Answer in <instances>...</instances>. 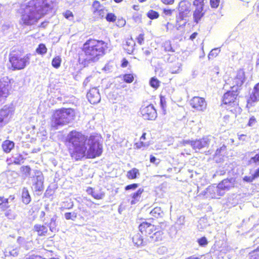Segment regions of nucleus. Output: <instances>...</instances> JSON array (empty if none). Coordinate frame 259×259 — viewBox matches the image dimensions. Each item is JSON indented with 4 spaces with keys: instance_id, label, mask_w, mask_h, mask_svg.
Returning <instances> with one entry per match:
<instances>
[{
    "instance_id": "1",
    "label": "nucleus",
    "mask_w": 259,
    "mask_h": 259,
    "mask_svg": "<svg viewBox=\"0 0 259 259\" xmlns=\"http://www.w3.org/2000/svg\"><path fill=\"white\" fill-rule=\"evenodd\" d=\"M70 144L71 157L76 160L86 157L88 158H94L100 156L102 153V145L100 142V137L91 135L88 140L89 149L87 150V137L82 133L73 131L69 133L67 137Z\"/></svg>"
},
{
    "instance_id": "2",
    "label": "nucleus",
    "mask_w": 259,
    "mask_h": 259,
    "mask_svg": "<svg viewBox=\"0 0 259 259\" xmlns=\"http://www.w3.org/2000/svg\"><path fill=\"white\" fill-rule=\"evenodd\" d=\"M51 9L47 0H26L20 5L18 13L20 15L21 22L26 25H31Z\"/></svg>"
},
{
    "instance_id": "3",
    "label": "nucleus",
    "mask_w": 259,
    "mask_h": 259,
    "mask_svg": "<svg viewBox=\"0 0 259 259\" xmlns=\"http://www.w3.org/2000/svg\"><path fill=\"white\" fill-rule=\"evenodd\" d=\"M108 44L102 40L88 39L79 54V62L84 66L98 61L105 54Z\"/></svg>"
},
{
    "instance_id": "4",
    "label": "nucleus",
    "mask_w": 259,
    "mask_h": 259,
    "mask_svg": "<svg viewBox=\"0 0 259 259\" xmlns=\"http://www.w3.org/2000/svg\"><path fill=\"white\" fill-rule=\"evenodd\" d=\"M74 111L72 109L57 110L52 115L50 125L52 127L58 129L70 122L74 119Z\"/></svg>"
},
{
    "instance_id": "5",
    "label": "nucleus",
    "mask_w": 259,
    "mask_h": 259,
    "mask_svg": "<svg viewBox=\"0 0 259 259\" xmlns=\"http://www.w3.org/2000/svg\"><path fill=\"white\" fill-rule=\"evenodd\" d=\"M245 80V73L243 70H238L233 77L229 78L225 81L224 88L226 90L229 88L233 92L238 91Z\"/></svg>"
},
{
    "instance_id": "6",
    "label": "nucleus",
    "mask_w": 259,
    "mask_h": 259,
    "mask_svg": "<svg viewBox=\"0 0 259 259\" xmlns=\"http://www.w3.org/2000/svg\"><path fill=\"white\" fill-rule=\"evenodd\" d=\"M231 187L230 182L227 179L223 180L217 186H209L206 189V193H209L212 198H216L218 196H222L224 195L225 192L229 189Z\"/></svg>"
},
{
    "instance_id": "7",
    "label": "nucleus",
    "mask_w": 259,
    "mask_h": 259,
    "mask_svg": "<svg viewBox=\"0 0 259 259\" xmlns=\"http://www.w3.org/2000/svg\"><path fill=\"white\" fill-rule=\"evenodd\" d=\"M29 57L28 55L22 57L21 55L11 53L10 55L9 60L14 70L23 69L29 62Z\"/></svg>"
},
{
    "instance_id": "8",
    "label": "nucleus",
    "mask_w": 259,
    "mask_h": 259,
    "mask_svg": "<svg viewBox=\"0 0 259 259\" xmlns=\"http://www.w3.org/2000/svg\"><path fill=\"white\" fill-rule=\"evenodd\" d=\"M190 13L189 6L186 1H181L179 3V13L176 18L177 25L181 26L186 23L185 18L188 16Z\"/></svg>"
},
{
    "instance_id": "9",
    "label": "nucleus",
    "mask_w": 259,
    "mask_h": 259,
    "mask_svg": "<svg viewBox=\"0 0 259 259\" xmlns=\"http://www.w3.org/2000/svg\"><path fill=\"white\" fill-rule=\"evenodd\" d=\"M212 138L213 137L211 136H206L195 141L184 140L183 144L184 145L186 144L190 145L193 149L196 152H197L202 148L207 147L209 145Z\"/></svg>"
},
{
    "instance_id": "10",
    "label": "nucleus",
    "mask_w": 259,
    "mask_h": 259,
    "mask_svg": "<svg viewBox=\"0 0 259 259\" xmlns=\"http://www.w3.org/2000/svg\"><path fill=\"white\" fill-rule=\"evenodd\" d=\"M195 10L193 12V18L194 22L198 23L204 16L206 8L204 5V0H195L193 2Z\"/></svg>"
},
{
    "instance_id": "11",
    "label": "nucleus",
    "mask_w": 259,
    "mask_h": 259,
    "mask_svg": "<svg viewBox=\"0 0 259 259\" xmlns=\"http://www.w3.org/2000/svg\"><path fill=\"white\" fill-rule=\"evenodd\" d=\"M14 111L15 109L12 105H6L0 110V123L2 126L10 121Z\"/></svg>"
},
{
    "instance_id": "12",
    "label": "nucleus",
    "mask_w": 259,
    "mask_h": 259,
    "mask_svg": "<svg viewBox=\"0 0 259 259\" xmlns=\"http://www.w3.org/2000/svg\"><path fill=\"white\" fill-rule=\"evenodd\" d=\"M11 88L10 80L8 77L0 79V103L9 95Z\"/></svg>"
},
{
    "instance_id": "13",
    "label": "nucleus",
    "mask_w": 259,
    "mask_h": 259,
    "mask_svg": "<svg viewBox=\"0 0 259 259\" xmlns=\"http://www.w3.org/2000/svg\"><path fill=\"white\" fill-rule=\"evenodd\" d=\"M238 91H229L226 93L223 98V104L228 106L235 107L238 105Z\"/></svg>"
},
{
    "instance_id": "14",
    "label": "nucleus",
    "mask_w": 259,
    "mask_h": 259,
    "mask_svg": "<svg viewBox=\"0 0 259 259\" xmlns=\"http://www.w3.org/2000/svg\"><path fill=\"white\" fill-rule=\"evenodd\" d=\"M141 114L144 119L155 120L157 117V112L154 106L150 104L147 106H142L140 109Z\"/></svg>"
},
{
    "instance_id": "15",
    "label": "nucleus",
    "mask_w": 259,
    "mask_h": 259,
    "mask_svg": "<svg viewBox=\"0 0 259 259\" xmlns=\"http://www.w3.org/2000/svg\"><path fill=\"white\" fill-rule=\"evenodd\" d=\"M92 11L95 17L98 19L104 18L107 10L98 1H95L92 4Z\"/></svg>"
},
{
    "instance_id": "16",
    "label": "nucleus",
    "mask_w": 259,
    "mask_h": 259,
    "mask_svg": "<svg viewBox=\"0 0 259 259\" xmlns=\"http://www.w3.org/2000/svg\"><path fill=\"white\" fill-rule=\"evenodd\" d=\"M191 106L197 111H204L207 107V104L203 98L194 97L190 101Z\"/></svg>"
},
{
    "instance_id": "17",
    "label": "nucleus",
    "mask_w": 259,
    "mask_h": 259,
    "mask_svg": "<svg viewBox=\"0 0 259 259\" xmlns=\"http://www.w3.org/2000/svg\"><path fill=\"white\" fill-rule=\"evenodd\" d=\"M139 229L141 234L146 236L148 238L154 231H156V228L154 225L146 222H144L139 225Z\"/></svg>"
},
{
    "instance_id": "18",
    "label": "nucleus",
    "mask_w": 259,
    "mask_h": 259,
    "mask_svg": "<svg viewBox=\"0 0 259 259\" xmlns=\"http://www.w3.org/2000/svg\"><path fill=\"white\" fill-rule=\"evenodd\" d=\"M89 101L93 104L99 103L101 100V96L99 90L96 88L91 89L87 94Z\"/></svg>"
},
{
    "instance_id": "19",
    "label": "nucleus",
    "mask_w": 259,
    "mask_h": 259,
    "mask_svg": "<svg viewBox=\"0 0 259 259\" xmlns=\"http://www.w3.org/2000/svg\"><path fill=\"white\" fill-rule=\"evenodd\" d=\"M44 177L40 172H37L33 178V187L36 191L43 190Z\"/></svg>"
},
{
    "instance_id": "20",
    "label": "nucleus",
    "mask_w": 259,
    "mask_h": 259,
    "mask_svg": "<svg viewBox=\"0 0 259 259\" xmlns=\"http://www.w3.org/2000/svg\"><path fill=\"white\" fill-rule=\"evenodd\" d=\"M163 232L161 231L158 230L154 231L147 238L149 242H158L162 239Z\"/></svg>"
},
{
    "instance_id": "21",
    "label": "nucleus",
    "mask_w": 259,
    "mask_h": 259,
    "mask_svg": "<svg viewBox=\"0 0 259 259\" xmlns=\"http://www.w3.org/2000/svg\"><path fill=\"white\" fill-rule=\"evenodd\" d=\"M258 101H259V83H257L254 87L253 91L250 95L248 103L250 102L254 103Z\"/></svg>"
},
{
    "instance_id": "22",
    "label": "nucleus",
    "mask_w": 259,
    "mask_h": 259,
    "mask_svg": "<svg viewBox=\"0 0 259 259\" xmlns=\"http://www.w3.org/2000/svg\"><path fill=\"white\" fill-rule=\"evenodd\" d=\"M181 63L177 59L174 62L169 65V70L171 73H178L181 71Z\"/></svg>"
},
{
    "instance_id": "23",
    "label": "nucleus",
    "mask_w": 259,
    "mask_h": 259,
    "mask_svg": "<svg viewBox=\"0 0 259 259\" xmlns=\"http://www.w3.org/2000/svg\"><path fill=\"white\" fill-rule=\"evenodd\" d=\"M33 230L37 232V235L39 236H45L48 233L47 227L40 224H35L33 227Z\"/></svg>"
},
{
    "instance_id": "24",
    "label": "nucleus",
    "mask_w": 259,
    "mask_h": 259,
    "mask_svg": "<svg viewBox=\"0 0 259 259\" xmlns=\"http://www.w3.org/2000/svg\"><path fill=\"white\" fill-rule=\"evenodd\" d=\"M15 143L10 140H6L2 143V146L3 151L6 153H10L14 148Z\"/></svg>"
},
{
    "instance_id": "25",
    "label": "nucleus",
    "mask_w": 259,
    "mask_h": 259,
    "mask_svg": "<svg viewBox=\"0 0 259 259\" xmlns=\"http://www.w3.org/2000/svg\"><path fill=\"white\" fill-rule=\"evenodd\" d=\"M144 191L143 189L140 188L136 192H134L131 195L132 196V200L131 201V204L132 205L135 204L139 201H140L141 195Z\"/></svg>"
},
{
    "instance_id": "26",
    "label": "nucleus",
    "mask_w": 259,
    "mask_h": 259,
    "mask_svg": "<svg viewBox=\"0 0 259 259\" xmlns=\"http://www.w3.org/2000/svg\"><path fill=\"white\" fill-rule=\"evenodd\" d=\"M135 45V43L132 38L128 39L126 41V44L124 45V49L128 54H131L134 50Z\"/></svg>"
},
{
    "instance_id": "27",
    "label": "nucleus",
    "mask_w": 259,
    "mask_h": 259,
    "mask_svg": "<svg viewBox=\"0 0 259 259\" xmlns=\"http://www.w3.org/2000/svg\"><path fill=\"white\" fill-rule=\"evenodd\" d=\"M133 242L137 246L145 245V242L144 241L143 237L139 233L136 234L133 236Z\"/></svg>"
},
{
    "instance_id": "28",
    "label": "nucleus",
    "mask_w": 259,
    "mask_h": 259,
    "mask_svg": "<svg viewBox=\"0 0 259 259\" xmlns=\"http://www.w3.org/2000/svg\"><path fill=\"white\" fill-rule=\"evenodd\" d=\"M19 252V248L16 247L14 248L13 247H9L5 249V254L6 256H17Z\"/></svg>"
},
{
    "instance_id": "29",
    "label": "nucleus",
    "mask_w": 259,
    "mask_h": 259,
    "mask_svg": "<svg viewBox=\"0 0 259 259\" xmlns=\"http://www.w3.org/2000/svg\"><path fill=\"white\" fill-rule=\"evenodd\" d=\"M22 198L23 202L25 204H28L31 201L30 196L26 188H24L22 190Z\"/></svg>"
},
{
    "instance_id": "30",
    "label": "nucleus",
    "mask_w": 259,
    "mask_h": 259,
    "mask_svg": "<svg viewBox=\"0 0 259 259\" xmlns=\"http://www.w3.org/2000/svg\"><path fill=\"white\" fill-rule=\"evenodd\" d=\"M45 225L49 227L50 230L52 232L56 233L58 231V229L57 228L56 218L55 217L51 218L50 223L49 224L45 223Z\"/></svg>"
},
{
    "instance_id": "31",
    "label": "nucleus",
    "mask_w": 259,
    "mask_h": 259,
    "mask_svg": "<svg viewBox=\"0 0 259 259\" xmlns=\"http://www.w3.org/2000/svg\"><path fill=\"white\" fill-rule=\"evenodd\" d=\"M140 175L139 170L136 168H133L131 170L127 171L126 177L128 179H135Z\"/></svg>"
},
{
    "instance_id": "32",
    "label": "nucleus",
    "mask_w": 259,
    "mask_h": 259,
    "mask_svg": "<svg viewBox=\"0 0 259 259\" xmlns=\"http://www.w3.org/2000/svg\"><path fill=\"white\" fill-rule=\"evenodd\" d=\"M162 213H163V212H162L161 208L159 207H156L154 208L150 211L151 215L155 218H158V217H161Z\"/></svg>"
},
{
    "instance_id": "33",
    "label": "nucleus",
    "mask_w": 259,
    "mask_h": 259,
    "mask_svg": "<svg viewBox=\"0 0 259 259\" xmlns=\"http://www.w3.org/2000/svg\"><path fill=\"white\" fill-rule=\"evenodd\" d=\"M47 49L43 44H39L36 49V52L39 55H44L47 53Z\"/></svg>"
},
{
    "instance_id": "34",
    "label": "nucleus",
    "mask_w": 259,
    "mask_h": 259,
    "mask_svg": "<svg viewBox=\"0 0 259 259\" xmlns=\"http://www.w3.org/2000/svg\"><path fill=\"white\" fill-rule=\"evenodd\" d=\"M62 60L60 56L55 57L52 62V66L55 68H58L60 66Z\"/></svg>"
},
{
    "instance_id": "35",
    "label": "nucleus",
    "mask_w": 259,
    "mask_h": 259,
    "mask_svg": "<svg viewBox=\"0 0 259 259\" xmlns=\"http://www.w3.org/2000/svg\"><path fill=\"white\" fill-rule=\"evenodd\" d=\"M104 18L109 22H114L116 19V16L112 13H107Z\"/></svg>"
},
{
    "instance_id": "36",
    "label": "nucleus",
    "mask_w": 259,
    "mask_h": 259,
    "mask_svg": "<svg viewBox=\"0 0 259 259\" xmlns=\"http://www.w3.org/2000/svg\"><path fill=\"white\" fill-rule=\"evenodd\" d=\"M82 202L90 208H94L95 207L96 204L87 197H83L82 199Z\"/></svg>"
},
{
    "instance_id": "37",
    "label": "nucleus",
    "mask_w": 259,
    "mask_h": 259,
    "mask_svg": "<svg viewBox=\"0 0 259 259\" xmlns=\"http://www.w3.org/2000/svg\"><path fill=\"white\" fill-rule=\"evenodd\" d=\"M149 144L148 143L144 142L143 141H140L139 142H137L135 144V146L137 149H142L143 150L145 149L149 146Z\"/></svg>"
},
{
    "instance_id": "38",
    "label": "nucleus",
    "mask_w": 259,
    "mask_h": 259,
    "mask_svg": "<svg viewBox=\"0 0 259 259\" xmlns=\"http://www.w3.org/2000/svg\"><path fill=\"white\" fill-rule=\"evenodd\" d=\"M147 16L151 19H154L158 18L159 15L158 12L151 10L147 13Z\"/></svg>"
},
{
    "instance_id": "39",
    "label": "nucleus",
    "mask_w": 259,
    "mask_h": 259,
    "mask_svg": "<svg viewBox=\"0 0 259 259\" xmlns=\"http://www.w3.org/2000/svg\"><path fill=\"white\" fill-rule=\"evenodd\" d=\"M220 50L219 48H215L212 49L209 53L208 55V58L209 59L213 58L216 57L218 54L220 53Z\"/></svg>"
},
{
    "instance_id": "40",
    "label": "nucleus",
    "mask_w": 259,
    "mask_h": 259,
    "mask_svg": "<svg viewBox=\"0 0 259 259\" xmlns=\"http://www.w3.org/2000/svg\"><path fill=\"white\" fill-rule=\"evenodd\" d=\"M65 218L66 220H72L74 221L77 217V213L75 212H66L64 214Z\"/></svg>"
},
{
    "instance_id": "41",
    "label": "nucleus",
    "mask_w": 259,
    "mask_h": 259,
    "mask_svg": "<svg viewBox=\"0 0 259 259\" xmlns=\"http://www.w3.org/2000/svg\"><path fill=\"white\" fill-rule=\"evenodd\" d=\"M150 84L152 88L157 89L159 86V81L157 78L152 77L150 80Z\"/></svg>"
},
{
    "instance_id": "42",
    "label": "nucleus",
    "mask_w": 259,
    "mask_h": 259,
    "mask_svg": "<svg viewBox=\"0 0 259 259\" xmlns=\"http://www.w3.org/2000/svg\"><path fill=\"white\" fill-rule=\"evenodd\" d=\"M21 171L26 177H29L30 175L31 168L29 166H23L21 168Z\"/></svg>"
},
{
    "instance_id": "43",
    "label": "nucleus",
    "mask_w": 259,
    "mask_h": 259,
    "mask_svg": "<svg viewBox=\"0 0 259 259\" xmlns=\"http://www.w3.org/2000/svg\"><path fill=\"white\" fill-rule=\"evenodd\" d=\"M197 242L200 246L203 247L206 246L208 244L207 240L205 237H202L198 239Z\"/></svg>"
},
{
    "instance_id": "44",
    "label": "nucleus",
    "mask_w": 259,
    "mask_h": 259,
    "mask_svg": "<svg viewBox=\"0 0 259 259\" xmlns=\"http://www.w3.org/2000/svg\"><path fill=\"white\" fill-rule=\"evenodd\" d=\"M164 50L167 52H174V50L171 47L170 42L169 41H166L163 44Z\"/></svg>"
},
{
    "instance_id": "45",
    "label": "nucleus",
    "mask_w": 259,
    "mask_h": 259,
    "mask_svg": "<svg viewBox=\"0 0 259 259\" xmlns=\"http://www.w3.org/2000/svg\"><path fill=\"white\" fill-rule=\"evenodd\" d=\"M105 196V194L102 192H94L92 196L96 199H102Z\"/></svg>"
},
{
    "instance_id": "46",
    "label": "nucleus",
    "mask_w": 259,
    "mask_h": 259,
    "mask_svg": "<svg viewBox=\"0 0 259 259\" xmlns=\"http://www.w3.org/2000/svg\"><path fill=\"white\" fill-rule=\"evenodd\" d=\"M123 79L127 83H131L134 80V76L131 74H126L123 76Z\"/></svg>"
},
{
    "instance_id": "47",
    "label": "nucleus",
    "mask_w": 259,
    "mask_h": 259,
    "mask_svg": "<svg viewBox=\"0 0 259 259\" xmlns=\"http://www.w3.org/2000/svg\"><path fill=\"white\" fill-rule=\"evenodd\" d=\"M5 216L9 219H15L16 215L13 212L9 209L7 210L5 213Z\"/></svg>"
},
{
    "instance_id": "48",
    "label": "nucleus",
    "mask_w": 259,
    "mask_h": 259,
    "mask_svg": "<svg viewBox=\"0 0 259 259\" xmlns=\"http://www.w3.org/2000/svg\"><path fill=\"white\" fill-rule=\"evenodd\" d=\"M125 20L123 18L118 19L116 22V25L119 27H122L125 25Z\"/></svg>"
},
{
    "instance_id": "49",
    "label": "nucleus",
    "mask_w": 259,
    "mask_h": 259,
    "mask_svg": "<svg viewBox=\"0 0 259 259\" xmlns=\"http://www.w3.org/2000/svg\"><path fill=\"white\" fill-rule=\"evenodd\" d=\"M138 187V185L137 184H133L131 185H127L125 187V190H135Z\"/></svg>"
},
{
    "instance_id": "50",
    "label": "nucleus",
    "mask_w": 259,
    "mask_h": 259,
    "mask_svg": "<svg viewBox=\"0 0 259 259\" xmlns=\"http://www.w3.org/2000/svg\"><path fill=\"white\" fill-rule=\"evenodd\" d=\"M137 40L138 44L142 45L144 40V35L143 33L140 34L137 38Z\"/></svg>"
},
{
    "instance_id": "51",
    "label": "nucleus",
    "mask_w": 259,
    "mask_h": 259,
    "mask_svg": "<svg viewBox=\"0 0 259 259\" xmlns=\"http://www.w3.org/2000/svg\"><path fill=\"white\" fill-rule=\"evenodd\" d=\"M220 0H210V4L212 8H216L219 6Z\"/></svg>"
},
{
    "instance_id": "52",
    "label": "nucleus",
    "mask_w": 259,
    "mask_h": 259,
    "mask_svg": "<svg viewBox=\"0 0 259 259\" xmlns=\"http://www.w3.org/2000/svg\"><path fill=\"white\" fill-rule=\"evenodd\" d=\"M150 161L151 163H155L156 165L159 164L160 160L159 159H157L153 155H150Z\"/></svg>"
},
{
    "instance_id": "53",
    "label": "nucleus",
    "mask_w": 259,
    "mask_h": 259,
    "mask_svg": "<svg viewBox=\"0 0 259 259\" xmlns=\"http://www.w3.org/2000/svg\"><path fill=\"white\" fill-rule=\"evenodd\" d=\"M174 11V10L164 9L163 10V13L166 16H170L172 15Z\"/></svg>"
},
{
    "instance_id": "54",
    "label": "nucleus",
    "mask_w": 259,
    "mask_h": 259,
    "mask_svg": "<svg viewBox=\"0 0 259 259\" xmlns=\"http://www.w3.org/2000/svg\"><path fill=\"white\" fill-rule=\"evenodd\" d=\"M14 163L16 164H20L22 161L23 160V158L21 155H19L18 156V158L14 157Z\"/></svg>"
},
{
    "instance_id": "55",
    "label": "nucleus",
    "mask_w": 259,
    "mask_h": 259,
    "mask_svg": "<svg viewBox=\"0 0 259 259\" xmlns=\"http://www.w3.org/2000/svg\"><path fill=\"white\" fill-rule=\"evenodd\" d=\"M258 252L253 251L250 253L249 259H259V256L257 254Z\"/></svg>"
},
{
    "instance_id": "56",
    "label": "nucleus",
    "mask_w": 259,
    "mask_h": 259,
    "mask_svg": "<svg viewBox=\"0 0 259 259\" xmlns=\"http://www.w3.org/2000/svg\"><path fill=\"white\" fill-rule=\"evenodd\" d=\"M250 162L253 163H259V153L256 154L254 157L250 159Z\"/></svg>"
},
{
    "instance_id": "57",
    "label": "nucleus",
    "mask_w": 259,
    "mask_h": 259,
    "mask_svg": "<svg viewBox=\"0 0 259 259\" xmlns=\"http://www.w3.org/2000/svg\"><path fill=\"white\" fill-rule=\"evenodd\" d=\"M82 213L85 216V217H93V215L91 216V212L89 210H87V209H82L81 210Z\"/></svg>"
},
{
    "instance_id": "58",
    "label": "nucleus",
    "mask_w": 259,
    "mask_h": 259,
    "mask_svg": "<svg viewBox=\"0 0 259 259\" xmlns=\"http://www.w3.org/2000/svg\"><path fill=\"white\" fill-rule=\"evenodd\" d=\"M254 180L252 175L251 176H245L243 178V180L248 183L252 182Z\"/></svg>"
},
{
    "instance_id": "59",
    "label": "nucleus",
    "mask_w": 259,
    "mask_h": 259,
    "mask_svg": "<svg viewBox=\"0 0 259 259\" xmlns=\"http://www.w3.org/2000/svg\"><path fill=\"white\" fill-rule=\"evenodd\" d=\"M255 118L253 116H252L250 118L249 120L248 125L250 126H252L255 124Z\"/></svg>"
},
{
    "instance_id": "60",
    "label": "nucleus",
    "mask_w": 259,
    "mask_h": 259,
    "mask_svg": "<svg viewBox=\"0 0 259 259\" xmlns=\"http://www.w3.org/2000/svg\"><path fill=\"white\" fill-rule=\"evenodd\" d=\"M9 207L8 205V199L2 205L0 206V208L5 210Z\"/></svg>"
},
{
    "instance_id": "61",
    "label": "nucleus",
    "mask_w": 259,
    "mask_h": 259,
    "mask_svg": "<svg viewBox=\"0 0 259 259\" xmlns=\"http://www.w3.org/2000/svg\"><path fill=\"white\" fill-rule=\"evenodd\" d=\"M160 104L161 106V107L164 109L166 107V101L164 97H160Z\"/></svg>"
},
{
    "instance_id": "62",
    "label": "nucleus",
    "mask_w": 259,
    "mask_h": 259,
    "mask_svg": "<svg viewBox=\"0 0 259 259\" xmlns=\"http://www.w3.org/2000/svg\"><path fill=\"white\" fill-rule=\"evenodd\" d=\"M64 16L65 17V18L69 19L70 17L73 16V14L71 12H70L69 11H67L64 14Z\"/></svg>"
},
{
    "instance_id": "63",
    "label": "nucleus",
    "mask_w": 259,
    "mask_h": 259,
    "mask_svg": "<svg viewBox=\"0 0 259 259\" xmlns=\"http://www.w3.org/2000/svg\"><path fill=\"white\" fill-rule=\"evenodd\" d=\"M161 2L166 5H171L174 2V0H161Z\"/></svg>"
},
{
    "instance_id": "64",
    "label": "nucleus",
    "mask_w": 259,
    "mask_h": 259,
    "mask_svg": "<svg viewBox=\"0 0 259 259\" xmlns=\"http://www.w3.org/2000/svg\"><path fill=\"white\" fill-rule=\"evenodd\" d=\"M254 179L259 177V168L255 170L254 174L252 175Z\"/></svg>"
}]
</instances>
